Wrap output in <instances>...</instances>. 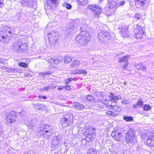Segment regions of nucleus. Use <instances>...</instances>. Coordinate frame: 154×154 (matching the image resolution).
Segmentation results:
<instances>
[{"mask_svg":"<svg viewBox=\"0 0 154 154\" xmlns=\"http://www.w3.org/2000/svg\"><path fill=\"white\" fill-rule=\"evenodd\" d=\"M47 8L45 9L47 10H53L54 8L55 5L58 3V0H46Z\"/></svg>","mask_w":154,"mask_h":154,"instance_id":"10","label":"nucleus"},{"mask_svg":"<svg viewBox=\"0 0 154 154\" xmlns=\"http://www.w3.org/2000/svg\"><path fill=\"white\" fill-rule=\"evenodd\" d=\"M122 133L119 131L118 130H116L113 131L111 134V136L113 139L117 141H119L122 139Z\"/></svg>","mask_w":154,"mask_h":154,"instance_id":"14","label":"nucleus"},{"mask_svg":"<svg viewBox=\"0 0 154 154\" xmlns=\"http://www.w3.org/2000/svg\"><path fill=\"white\" fill-rule=\"evenodd\" d=\"M12 48L15 52L21 53L26 50L27 46L26 43L23 42L21 40L17 39L13 42Z\"/></svg>","mask_w":154,"mask_h":154,"instance_id":"2","label":"nucleus"},{"mask_svg":"<svg viewBox=\"0 0 154 154\" xmlns=\"http://www.w3.org/2000/svg\"><path fill=\"white\" fill-rule=\"evenodd\" d=\"M64 89L69 91L70 90V88L69 86H64Z\"/></svg>","mask_w":154,"mask_h":154,"instance_id":"58","label":"nucleus"},{"mask_svg":"<svg viewBox=\"0 0 154 154\" xmlns=\"http://www.w3.org/2000/svg\"><path fill=\"white\" fill-rule=\"evenodd\" d=\"M141 15L138 14H136L134 17L137 20H139L140 18H141Z\"/></svg>","mask_w":154,"mask_h":154,"instance_id":"48","label":"nucleus"},{"mask_svg":"<svg viewBox=\"0 0 154 154\" xmlns=\"http://www.w3.org/2000/svg\"><path fill=\"white\" fill-rule=\"evenodd\" d=\"M98 38L100 42L106 44L110 42L111 37L109 32L101 31L98 33Z\"/></svg>","mask_w":154,"mask_h":154,"instance_id":"4","label":"nucleus"},{"mask_svg":"<svg viewBox=\"0 0 154 154\" xmlns=\"http://www.w3.org/2000/svg\"><path fill=\"white\" fill-rule=\"evenodd\" d=\"M78 26L76 24V22L70 23L67 24L66 28V31L67 34H70L72 31H76V28Z\"/></svg>","mask_w":154,"mask_h":154,"instance_id":"13","label":"nucleus"},{"mask_svg":"<svg viewBox=\"0 0 154 154\" xmlns=\"http://www.w3.org/2000/svg\"><path fill=\"white\" fill-rule=\"evenodd\" d=\"M125 28L123 27L122 29L120 32L121 35L122 37H126L127 36H129L128 35V29L126 26H125Z\"/></svg>","mask_w":154,"mask_h":154,"instance_id":"21","label":"nucleus"},{"mask_svg":"<svg viewBox=\"0 0 154 154\" xmlns=\"http://www.w3.org/2000/svg\"><path fill=\"white\" fill-rule=\"evenodd\" d=\"M19 65L20 66L26 68L28 67V65L26 63L23 62H20L19 63Z\"/></svg>","mask_w":154,"mask_h":154,"instance_id":"43","label":"nucleus"},{"mask_svg":"<svg viewBox=\"0 0 154 154\" xmlns=\"http://www.w3.org/2000/svg\"><path fill=\"white\" fill-rule=\"evenodd\" d=\"M65 82L66 84H68L70 82L67 79L65 80Z\"/></svg>","mask_w":154,"mask_h":154,"instance_id":"63","label":"nucleus"},{"mask_svg":"<svg viewBox=\"0 0 154 154\" xmlns=\"http://www.w3.org/2000/svg\"><path fill=\"white\" fill-rule=\"evenodd\" d=\"M21 3L23 5L31 8H33L34 5L36 4L35 0H21Z\"/></svg>","mask_w":154,"mask_h":154,"instance_id":"12","label":"nucleus"},{"mask_svg":"<svg viewBox=\"0 0 154 154\" xmlns=\"http://www.w3.org/2000/svg\"><path fill=\"white\" fill-rule=\"evenodd\" d=\"M143 109L145 111H149L152 108V107L149 105L148 104H145L143 107Z\"/></svg>","mask_w":154,"mask_h":154,"instance_id":"39","label":"nucleus"},{"mask_svg":"<svg viewBox=\"0 0 154 154\" xmlns=\"http://www.w3.org/2000/svg\"><path fill=\"white\" fill-rule=\"evenodd\" d=\"M134 130L129 128L127 134L124 138L125 141L127 143H132L134 141Z\"/></svg>","mask_w":154,"mask_h":154,"instance_id":"6","label":"nucleus"},{"mask_svg":"<svg viewBox=\"0 0 154 154\" xmlns=\"http://www.w3.org/2000/svg\"><path fill=\"white\" fill-rule=\"evenodd\" d=\"M49 42H53V38H55V40H56L57 37H58V33L57 32L53 31L48 34Z\"/></svg>","mask_w":154,"mask_h":154,"instance_id":"17","label":"nucleus"},{"mask_svg":"<svg viewBox=\"0 0 154 154\" xmlns=\"http://www.w3.org/2000/svg\"><path fill=\"white\" fill-rule=\"evenodd\" d=\"M74 71L76 74H80V70L77 69L76 70H75Z\"/></svg>","mask_w":154,"mask_h":154,"instance_id":"57","label":"nucleus"},{"mask_svg":"<svg viewBox=\"0 0 154 154\" xmlns=\"http://www.w3.org/2000/svg\"><path fill=\"white\" fill-rule=\"evenodd\" d=\"M125 3V2L124 1H122L120 2L117 3L116 7V8H117L121 5H123Z\"/></svg>","mask_w":154,"mask_h":154,"instance_id":"46","label":"nucleus"},{"mask_svg":"<svg viewBox=\"0 0 154 154\" xmlns=\"http://www.w3.org/2000/svg\"><path fill=\"white\" fill-rule=\"evenodd\" d=\"M54 58H50L48 60V62L51 63V64H53V63H54Z\"/></svg>","mask_w":154,"mask_h":154,"instance_id":"51","label":"nucleus"},{"mask_svg":"<svg viewBox=\"0 0 154 154\" xmlns=\"http://www.w3.org/2000/svg\"><path fill=\"white\" fill-rule=\"evenodd\" d=\"M146 143L149 146H154V133L152 135L148 137L146 140Z\"/></svg>","mask_w":154,"mask_h":154,"instance_id":"18","label":"nucleus"},{"mask_svg":"<svg viewBox=\"0 0 154 154\" xmlns=\"http://www.w3.org/2000/svg\"><path fill=\"white\" fill-rule=\"evenodd\" d=\"M5 70L8 72H17L18 71V69L16 68H6Z\"/></svg>","mask_w":154,"mask_h":154,"instance_id":"28","label":"nucleus"},{"mask_svg":"<svg viewBox=\"0 0 154 154\" xmlns=\"http://www.w3.org/2000/svg\"><path fill=\"white\" fill-rule=\"evenodd\" d=\"M14 33V31L12 32L11 31H6L5 32L1 31L0 32V37H1L3 41L5 40L8 38V37L10 38V37L12 36Z\"/></svg>","mask_w":154,"mask_h":154,"instance_id":"11","label":"nucleus"},{"mask_svg":"<svg viewBox=\"0 0 154 154\" xmlns=\"http://www.w3.org/2000/svg\"><path fill=\"white\" fill-rule=\"evenodd\" d=\"M141 137L142 139L145 140L147 137V136L146 134H142L141 135Z\"/></svg>","mask_w":154,"mask_h":154,"instance_id":"56","label":"nucleus"},{"mask_svg":"<svg viewBox=\"0 0 154 154\" xmlns=\"http://www.w3.org/2000/svg\"><path fill=\"white\" fill-rule=\"evenodd\" d=\"M38 97L40 99L42 98L43 99H45L47 98L45 96L38 95Z\"/></svg>","mask_w":154,"mask_h":154,"instance_id":"55","label":"nucleus"},{"mask_svg":"<svg viewBox=\"0 0 154 154\" xmlns=\"http://www.w3.org/2000/svg\"><path fill=\"white\" fill-rule=\"evenodd\" d=\"M88 8L90 10L93 11L94 12V14L97 15L100 14L102 11L101 8L97 5H90L89 6Z\"/></svg>","mask_w":154,"mask_h":154,"instance_id":"15","label":"nucleus"},{"mask_svg":"<svg viewBox=\"0 0 154 154\" xmlns=\"http://www.w3.org/2000/svg\"><path fill=\"white\" fill-rule=\"evenodd\" d=\"M94 97L91 95H87L85 97V100L89 101V102H92V101L94 100Z\"/></svg>","mask_w":154,"mask_h":154,"instance_id":"36","label":"nucleus"},{"mask_svg":"<svg viewBox=\"0 0 154 154\" xmlns=\"http://www.w3.org/2000/svg\"><path fill=\"white\" fill-rule=\"evenodd\" d=\"M109 97L110 100H113L115 102H116L118 100H119V99H118V97L114 95L112 93L110 94Z\"/></svg>","mask_w":154,"mask_h":154,"instance_id":"31","label":"nucleus"},{"mask_svg":"<svg viewBox=\"0 0 154 154\" xmlns=\"http://www.w3.org/2000/svg\"><path fill=\"white\" fill-rule=\"evenodd\" d=\"M41 128H43V129H46L49 131L50 130V127L49 126L47 125H44V126L41 127Z\"/></svg>","mask_w":154,"mask_h":154,"instance_id":"49","label":"nucleus"},{"mask_svg":"<svg viewBox=\"0 0 154 154\" xmlns=\"http://www.w3.org/2000/svg\"><path fill=\"white\" fill-rule=\"evenodd\" d=\"M129 55H127L124 56L123 57L120 58L119 59V62L120 63L124 62L125 63L128 62V59L129 58Z\"/></svg>","mask_w":154,"mask_h":154,"instance_id":"26","label":"nucleus"},{"mask_svg":"<svg viewBox=\"0 0 154 154\" xmlns=\"http://www.w3.org/2000/svg\"><path fill=\"white\" fill-rule=\"evenodd\" d=\"M123 119L125 120L128 122L132 121L133 120L132 117L129 116H124Z\"/></svg>","mask_w":154,"mask_h":154,"instance_id":"37","label":"nucleus"},{"mask_svg":"<svg viewBox=\"0 0 154 154\" xmlns=\"http://www.w3.org/2000/svg\"><path fill=\"white\" fill-rule=\"evenodd\" d=\"M72 59L68 56H66L65 57L64 59V63H68L72 61Z\"/></svg>","mask_w":154,"mask_h":154,"instance_id":"33","label":"nucleus"},{"mask_svg":"<svg viewBox=\"0 0 154 154\" xmlns=\"http://www.w3.org/2000/svg\"><path fill=\"white\" fill-rule=\"evenodd\" d=\"M27 16V14L26 11H25L24 12L22 11L20 13L17 14L15 16L16 20L19 22L21 20L26 19Z\"/></svg>","mask_w":154,"mask_h":154,"instance_id":"16","label":"nucleus"},{"mask_svg":"<svg viewBox=\"0 0 154 154\" xmlns=\"http://www.w3.org/2000/svg\"><path fill=\"white\" fill-rule=\"evenodd\" d=\"M102 103L104 105H107L106 107L109 109H111V104H112V102L111 100L108 99H102Z\"/></svg>","mask_w":154,"mask_h":154,"instance_id":"19","label":"nucleus"},{"mask_svg":"<svg viewBox=\"0 0 154 154\" xmlns=\"http://www.w3.org/2000/svg\"><path fill=\"white\" fill-rule=\"evenodd\" d=\"M63 89H64V86H61L59 88H58L57 89L58 90H60Z\"/></svg>","mask_w":154,"mask_h":154,"instance_id":"59","label":"nucleus"},{"mask_svg":"<svg viewBox=\"0 0 154 154\" xmlns=\"http://www.w3.org/2000/svg\"><path fill=\"white\" fill-rule=\"evenodd\" d=\"M114 111V112H115L117 114V115L119 114V113L121 110V107L119 106L118 105H115L112 106L111 104V109Z\"/></svg>","mask_w":154,"mask_h":154,"instance_id":"23","label":"nucleus"},{"mask_svg":"<svg viewBox=\"0 0 154 154\" xmlns=\"http://www.w3.org/2000/svg\"><path fill=\"white\" fill-rule=\"evenodd\" d=\"M17 119V113L15 112L11 111L9 112L7 117V125L10 123H13L16 122Z\"/></svg>","mask_w":154,"mask_h":154,"instance_id":"7","label":"nucleus"},{"mask_svg":"<svg viewBox=\"0 0 154 154\" xmlns=\"http://www.w3.org/2000/svg\"><path fill=\"white\" fill-rule=\"evenodd\" d=\"M3 0H0V8L2 7L3 5Z\"/></svg>","mask_w":154,"mask_h":154,"instance_id":"60","label":"nucleus"},{"mask_svg":"<svg viewBox=\"0 0 154 154\" xmlns=\"http://www.w3.org/2000/svg\"><path fill=\"white\" fill-rule=\"evenodd\" d=\"M95 101L96 102H98L99 103H102V99H101L100 98H97L95 100Z\"/></svg>","mask_w":154,"mask_h":154,"instance_id":"52","label":"nucleus"},{"mask_svg":"<svg viewBox=\"0 0 154 154\" xmlns=\"http://www.w3.org/2000/svg\"><path fill=\"white\" fill-rule=\"evenodd\" d=\"M80 73V74H82L85 75L87 74V72L84 69H81Z\"/></svg>","mask_w":154,"mask_h":154,"instance_id":"50","label":"nucleus"},{"mask_svg":"<svg viewBox=\"0 0 154 154\" xmlns=\"http://www.w3.org/2000/svg\"><path fill=\"white\" fill-rule=\"evenodd\" d=\"M108 4L110 5L109 7H111L112 8H116L117 5V0H108Z\"/></svg>","mask_w":154,"mask_h":154,"instance_id":"25","label":"nucleus"},{"mask_svg":"<svg viewBox=\"0 0 154 154\" xmlns=\"http://www.w3.org/2000/svg\"><path fill=\"white\" fill-rule=\"evenodd\" d=\"M106 114L112 116H116L117 115V114L115 112L109 110L106 112Z\"/></svg>","mask_w":154,"mask_h":154,"instance_id":"32","label":"nucleus"},{"mask_svg":"<svg viewBox=\"0 0 154 154\" xmlns=\"http://www.w3.org/2000/svg\"><path fill=\"white\" fill-rule=\"evenodd\" d=\"M19 114L20 116H24L25 113L24 111H22L21 112H19Z\"/></svg>","mask_w":154,"mask_h":154,"instance_id":"53","label":"nucleus"},{"mask_svg":"<svg viewBox=\"0 0 154 154\" xmlns=\"http://www.w3.org/2000/svg\"><path fill=\"white\" fill-rule=\"evenodd\" d=\"M122 103L125 104V105H127L128 104H129V101L125 99H123L122 101Z\"/></svg>","mask_w":154,"mask_h":154,"instance_id":"47","label":"nucleus"},{"mask_svg":"<svg viewBox=\"0 0 154 154\" xmlns=\"http://www.w3.org/2000/svg\"><path fill=\"white\" fill-rule=\"evenodd\" d=\"M78 3L82 5H85L87 4L88 0H77Z\"/></svg>","mask_w":154,"mask_h":154,"instance_id":"35","label":"nucleus"},{"mask_svg":"<svg viewBox=\"0 0 154 154\" xmlns=\"http://www.w3.org/2000/svg\"><path fill=\"white\" fill-rule=\"evenodd\" d=\"M51 88V87L50 86H47L45 87L43 89H42V90H47L49 89H50Z\"/></svg>","mask_w":154,"mask_h":154,"instance_id":"54","label":"nucleus"},{"mask_svg":"<svg viewBox=\"0 0 154 154\" xmlns=\"http://www.w3.org/2000/svg\"><path fill=\"white\" fill-rule=\"evenodd\" d=\"M128 62L125 63V64L123 65V67L124 69L128 65Z\"/></svg>","mask_w":154,"mask_h":154,"instance_id":"61","label":"nucleus"},{"mask_svg":"<svg viewBox=\"0 0 154 154\" xmlns=\"http://www.w3.org/2000/svg\"><path fill=\"white\" fill-rule=\"evenodd\" d=\"M145 29L144 27L137 24L134 30V37L137 39H141L142 38L143 35L144 34Z\"/></svg>","mask_w":154,"mask_h":154,"instance_id":"5","label":"nucleus"},{"mask_svg":"<svg viewBox=\"0 0 154 154\" xmlns=\"http://www.w3.org/2000/svg\"><path fill=\"white\" fill-rule=\"evenodd\" d=\"M95 94L96 96L98 97H104L106 96V94L103 92H96L95 93Z\"/></svg>","mask_w":154,"mask_h":154,"instance_id":"30","label":"nucleus"},{"mask_svg":"<svg viewBox=\"0 0 154 154\" xmlns=\"http://www.w3.org/2000/svg\"><path fill=\"white\" fill-rule=\"evenodd\" d=\"M146 0H135V5L138 8L143 6L146 3Z\"/></svg>","mask_w":154,"mask_h":154,"instance_id":"22","label":"nucleus"},{"mask_svg":"<svg viewBox=\"0 0 154 154\" xmlns=\"http://www.w3.org/2000/svg\"><path fill=\"white\" fill-rule=\"evenodd\" d=\"M135 66L139 71L141 70L143 71H145L146 70V67L143 66L141 63L136 64Z\"/></svg>","mask_w":154,"mask_h":154,"instance_id":"24","label":"nucleus"},{"mask_svg":"<svg viewBox=\"0 0 154 154\" xmlns=\"http://www.w3.org/2000/svg\"><path fill=\"white\" fill-rule=\"evenodd\" d=\"M51 72L49 71L46 72L41 73L40 74L41 75V76L43 77H45V76L49 75H51Z\"/></svg>","mask_w":154,"mask_h":154,"instance_id":"41","label":"nucleus"},{"mask_svg":"<svg viewBox=\"0 0 154 154\" xmlns=\"http://www.w3.org/2000/svg\"><path fill=\"white\" fill-rule=\"evenodd\" d=\"M62 58L60 56L56 57L54 58V64H57L60 63L62 60Z\"/></svg>","mask_w":154,"mask_h":154,"instance_id":"29","label":"nucleus"},{"mask_svg":"<svg viewBox=\"0 0 154 154\" xmlns=\"http://www.w3.org/2000/svg\"><path fill=\"white\" fill-rule=\"evenodd\" d=\"M62 5L63 7L66 8L68 9H70L72 7V6L70 4L66 2L63 3Z\"/></svg>","mask_w":154,"mask_h":154,"instance_id":"38","label":"nucleus"},{"mask_svg":"<svg viewBox=\"0 0 154 154\" xmlns=\"http://www.w3.org/2000/svg\"><path fill=\"white\" fill-rule=\"evenodd\" d=\"M96 152L94 150V149L90 148L88 150L87 154H97Z\"/></svg>","mask_w":154,"mask_h":154,"instance_id":"42","label":"nucleus"},{"mask_svg":"<svg viewBox=\"0 0 154 154\" xmlns=\"http://www.w3.org/2000/svg\"><path fill=\"white\" fill-rule=\"evenodd\" d=\"M73 119V115L71 113H69L63 115V117L61 119V124L63 127H66L72 125Z\"/></svg>","mask_w":154,"mask_h":154,"instance_id":"3","label":"nucleus"},{"mask_svg":"<svg viewBox=\"0 0 154 154\" xmlns=\"http://www.w3.org/2000/svg\"><path fill=\"white\" fill-rule=\"evenodd\" d=\"M65 146L66 149L64 151V152L66 153L68 152V149L66 148V145H65Z\"/></svg>","mask_w":154,"mask_h":154,"instance_id":"64","label":"nucleus"},{"mask_svg":"<svg viewBox=\"0 0 154 154\" xmlns=\"http://www.w3.org/2000/svg\"><path fill=\"white\" fill-rule=\"evenodd\" d=\"M59 39V36H58V37L57 38V39L56 40H55V38H53V43L52 42H49L50 44L52 45H55V44L57 42L58 40Z\"/></svg>","mask_w":154,"mask_h":154,"instance_id":"45","label":"nucleus"},{"mask_svg":"<svg viewBox=\"0 0 154 154\" xmlns=\"http://www.w3.org/2000/svg\"><path fill=\"white\" fill-rule=\"evenodd\" d=\"M34 106L35 107L36 109L39 110H41L44 108L45 106L44 105H43L37 103L34 104Z\"/></svg>","mask_w":154,"mask_h":154,"instance_id":"34","label":"nucleus"},{"mask_svg":"<svg viewBox=\"0 0 154 154\" xmlns=\"http://www.w3.org/2000/svg\"><path fill=\"white\" fill-rule=\"evenodd\" d=\"M42 134V136H44L45 135H48V134L49 132V131L46 129H43V128H41L39 131Z\"/></svg>","mask_w":154,"mask_h":154,"instance_id":"27","label":"nucleus"},{"mask_svg":"<svg viewBox=\"0 0 154 154\" xmlns=\"http://www.w3.org/2000/svg\"><path fill=\"white\" fill-rule=\"evenodd\" d=\"M91 37L89 33L86 30H83L81 32L76 38L77 42L82 46L87 45Z\"/></svg>","mask_w":154,"mask_h":154,"instance_id":"1","label":"nucleus"},{"mask_svg":"<svg viewBox=\"0 0 154 154\" xmlns=\"http://www.w3.org/2000/svg\"><path fill=\"white\" fill-rule=\"evenodd\" d=\"M80 61L79 60H74L71 64L72 67L75 66L79 65Z\"/></svg>","mask_w":154,"mask_h":154,"instance_id":"40","label":"nucleus"},{"mask_svg":"<svg viewBox=\"0 0 154 154\" xmlns=\"http://www.w3.org/2000/svg\"><path fill=\"white\" fill-rule=\"evenodd\" d=\"M61 140V136L59 135L56 136L54 138V139L52 141V150H54L56 148L60 146V141Z\"/></svg>","mask_w":154,"mask_h":154,"instance_id":"9","label":"nucleus"},{"mask_svg":"<svg viewBox=\"0 0 154 154\" xmlns=\"http://www.w3.org/2000/svg\"><path fill=\"white\" fill-rule=\"evenodd\" d=\"M137 104H134L133 105V107L134 109H137Z\"/></svg>","mask_w":154,"mask_h":154,"instance_id":"62","label":"nucleus"},{"mask_svg":"<svg viewBox=\"0 0 154 154\" xmlns=\"http://www.w3.org/2000/svg\"><path fill=\"white\" fill-rule=\"evenodd\" d=\"M137 105L140 107H141L143 105V102L141 99L139 100L137 103Z\"/></svg>","mask_w":154,"mask_h":154,"instance_id":"44","label":"nucleus"},{"mask_svg":"<svg viewBox=\"0 0 154 154\" xmlns=\"http://www.w3.org/2000/svg\"><path fill=\"white\" fill-rule=\"evenodd\" d=\"M72 106L79 110H81L85 109V107L84 105L80 104L77 102H74Z\"/></svg>","mask_w":154,"mask_h":154,"instance_id":"20","label":"nucleus"},{"mask_svg":"<svg viewBox=\"0 0 154 154\" xmlns=\"http://www.w3.org/2000/svg\"><path fill=\"white\" fill-rule=\"evenodd\" d=\"M95 129V128H94L91 127L86 130V132L87 135L86 140L90 141V140H93V139L95 138V134L94 131Z\"/></svg>","mask_w":154,"mask_h":154,"instance_id":"8","label":"nucleus"}]
</instances>
